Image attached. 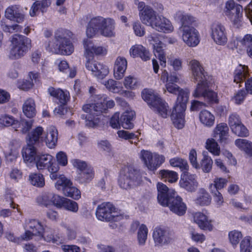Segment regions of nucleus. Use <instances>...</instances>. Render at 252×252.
Listing matches in <instances>:
<instances>
[{"label":"nucleus","mask_w":252,"mask_h":252,"mask_svg":"<svg viewBox=\"0 0 252 252\" xmlns=\"http://www.w3.org/2000/svg\"><path fill=\"white\" fill-rule=\"evenodd\" d=\"M115 105L114 101L107 97H95L93 102L85 104L82 106V110L87 114L81 115V118L85 120V125L88 127H96L100 122L97 116L107 109L114 107Z\"/></svg>","instance_id":"f257e3e1"},{"label":"nucleus","mask_w":252,"mask_h":252,"mask_svg":"<svg viewBox=\"0 0 252 252\" xmlns=\"http://www.w3.org/2000/svg\"><path fill=\"white\" fill-rule=\"evenodd\" d=\"M157 187L158 200L162 206L168 207L171 211L180 216L186 213L187 206L174 190L169 189L162 183H158Z\"/></svg>","instance_id":"f03ea898"},{"label":"nucleus","mask_w":252,"mask_h":252,"mask_svg":"<svg viewBox=\"0 0 252 252\" xmlns=\"http://www.w3.org/2000/svg\"><path fill=\"white\" fill-rule=\"evenodd\" d=\"M72 35V32L68 30L63 29L57 30L54 39L49 41L46 47V50L55 54L70 55L74 51V47L69 40Z\"/></svg>","instance_id":"7ed1b4c3"},{"label":"nucleus","mask_w":252,"mask_h":252,"mask_svg":"<svg viewBox=\"0 0 252 252\" xmlns=\"http://www.w3.org/2000/svg\"><path fill=\"white\" fill-rule=\"evenodd\" d=\"M189 66L193 81L198 82L192 95L197 98L203 97L209 89L208 83L209 76L198 61L195 59L191 60L189 62Z\"/></svg>","instance_id":"20e7f679"},{"label":"nucleus","mask_w":252,"mask_h":252,"mask_svg":"<svg viewBox=\"0 0 252 252\" xmlns=\"http://www.w3.org/2000/svg\"><path fill=\"white\" fill-rule=\"evenodd\" d=\"M118 183L121 188L129 190L142 185L143 177L139 169L134 166L129 165L121 170Z\"/></svg>","instance_id":"39448f33"},{"label":"nucleus","mask_w":252,"mask_h":252,"mask_svg":"<svg viewBox=\"0 0 252 252\" xmlns=\"http://www.w3.org/2000/svg\"><path fill=\"white\" fill-rule=\"evenodd\" d=\"M143 99L147 102L150 108L162 118L169 115L167 103L152 90L145 89L142 93Z\"/></svg>","instance_id":"423d86ee"},{"label":"nucleus","mask_w":252,"mask_h":252,"mask_svg":"<svg viewBox=\"0 0 252 252\" xmlns=\"http://www.w3.org/2000/svg\"><path fill=\"white\" fill-rule=\"evenodd\" d=\"M143 99L147 102L150 108L162 118L169 115L167 103L152 90L145 89L142 93Z\"/></svg>","instance_id":"0eeeda50"},{"label":"nucleus","mask_w":252,"mask_h":252,"mask_svg":"<svg viewBox=\"0 0 252 252\" xmlns=\"http://www.w3.org/2000/svg\"><path fill=\"white\" fill-rule=\"evenodd\" d=\"M11 49L9 57L12 60L23 57L31 46V40L23 35L15 34L11 38Z\"/></svg>","instance_id":"6e6552de"},{"label":"nucleus","mask_w":252,"mask_h":252,"mask_svg":"<svg viewBox=\"0 0 252 252\" xmlns=\"http://www.w3.org/2000/svg\"><path fill=\"white\" fill-rule=\"evenodd\" d=\"M188 102V94L183 92L178 98V103L174 107L171 116L173 124L178 129L182 128L185 125V112Z\"/></svg>","instance_id":"1a4fd4ad"},{"label":"nucleus","mask_w":252,"mask_h":252,"mask_svg":"<svg viewBox=\"0 0 252 252\" xmlns=\"http://www.w3.org/2000/svg\"><path fill=\"white\" fill-rule=\"evenodd\" d=\"M97 218L101 221L118 222L123 217L116 212V208L110 202H104L98 205L96 211Z\"/></svg>","instance_id":"9d476101"},{"label":"nucleus","mask_w":252,"mask_h":252,"mask_svg":"<svg viewBox=\"0 0 252 252\" xmlns=\"http://www.w3.org/2000/svg\"><path fill=\"white\" fill-rule=\"evenodd\" d=\"M140 158L147 168L151 171L156 170L165 161L163 155L144 150L140 152Z\"/></svg>","instance_id":"9b49d317"},{"label":"nucleus","mask_w":252,"mask_h":252,"mask_svg":"<svg viewBox=\"0 0 252 252\" xmlns=\"http://www.w3.org/2000/svg\"><path fill=\"white\" fill-rule=\"evenodd\" d=\"M86 59L87 60L85 63L86 68L92 75L98 79H103L108 74L109 70L107 66L98 63L93 58Z\"/></svg>","instance_id":"f8f14e48"},{"label":"nucleus","mask_w":252,"mask_h":252,"mask_svg":"<svg viewBox=\"0 0 252 252\" xmlns=\"http://www.w3.org/2000/svg\"><path fill=\"white\" fill-rule=\"evenodd\" d=\"M245 82L246 89L248 93L252 94V77H249L248 67L246 65H239L234 72V82L237 84H241Z\"/></svg>","instance_id":"ddd939ff"},{"label":"nucleus","mask_w":252,"mask_h":252,"mask_svg":"<svg viewBox=\"0 0 252 252\" xmlns=\"http://www.w3.org/2000/svg\"><path fill=\"white\" fill-rule=\"evenodd\" d=\"M242 11V6L236 4L233 0H229L225 4V15L234 24H237L241 21Z\"/></svg>","instance_id":"4468645a"},{"label":"nucleus","mask_w":252,"mask_h":252,"mask_svg":"<svg viewBox=\"0 0 252 252\" xmlns=\"http://www.w3.org/2000/svg\"><path fill=\"white\" fill-rule=\"evenodd\" d=\"M153 237L156 246H163L172 241L173 233L166 229L158 227L154 230Z\"/></svg>","instance_id":"2eb2a0df"},{"label":"nucleus","mask_w":252,"mask_h":252,"mask_svg":"<svg viewBox=\"0 0 252 252\" xmlns=\"http://www.w3.org/2000/svg\"><path fill=\"white\" fill-rule=\"evenodd\" d=\"M175 21L181 23L179 30L194 28L197 25V19L190 14L182 11H178L174 15Z\"/></svg>","instance_id":"dca6fc26"},{"label":"nucleus","mask_w":252,"mask_h":252,"mask_svg":"<svg viewBox=\"0 0 252 252\" xmlns=\"http://www.w3.org/2000/svg\"><path fill=\"white\" fill-rule=\"evenodd\" d=\"M149 41H153L154 53L157 58L160 61V65L165 67L166 65V54L164 48L165 44L160 41L158 36L155 35H150L148 36Z\"/></svg>","instance_id":"f3484780"},{"label":"nucleus","mask_w":252,"mask_h":252,"mask_svg":"<svg viewBox=\"0 0 252 252\" xmlns=\"http://www.w3.org/2000/svg\"><path fill=\"white\" fill-rule=\"evenodd\" d=\"M229 48L238 51H243L251 48L252 47V34H247L243 37H233L228 43Z\"/></svg>","instance_id":"a211bd4d"},{"label":"nucleus","mask_w":252,"mask_h":252,"mask_svg":"<svg viewBox=\"0 0 252 252\" xmlns=\"http://www.w3.org/2000/svg\"><path fill=\"white\" fill-rule=\"evenodd\" d=\"M211 36L218 45H224L227 41L226 32L224 27L219 23H214L211 27Z\"/></svg>","instance_id":"6ab92c4d"},{"label":"nucleus","mask_w":252,"mask_h":252,"mask_svg":"<svg viewBox=\"0 0 252 252\" xmlns=\"http://www.w3.org/2000/svg\"><path fill=\"white\" fill-rule=\"evenodd\" d=\"M83 45L85 49L84 56L86 58H93L94 56H104L107 53L106 48L101 46H95L90 39H84Z\"/></svg>","instance_id":"aec40b11"},{"label":"nucleus","mask_w":252,"mask_h":252,"mask_svg":"<svg viewBox=\"0 0 252 252\" xmlns=\"http://www.w3.org/2000/svg\"><path fill=\"white\" fill-rule=\"evenodd\" d=\"M182 33V39L183 42L189 47H194L200 42V34L198 31L194 28L180 31Z\"/></svg>","instance_id":"412c9836"},{"label":"nucleus","mask_w":252,"mask_h":252,"mask_svg":"<svg viewBox=\"0 0 252 252\" xmlns=\"http://www.w3.org/2000/svg\"><path fill=\"white\" fill-rule=\"evenodd\" d=\"M193 220L198 227L204 231H211L214 228L213 220L209 217L201 212L192 214Z\"/></svg>","instance_id":"4be33fe9"},{"label":"nucleus","mask_w":252,"mask_h":252,"mask_svg":"<svg viewBox=\"0 0 252 252\" xmlns=\"http://www.w3.org/2000/svg\"><path fill=\"white\" fill-rule=\"evenodd\" d=\"M106 18L97 16L92 18L89 21L86 30V34L88 37L94 36L97 32H99Z\"/></svg>","instance_id":"5701e85b"},{"label":"nucleus","mask_w":252,"mask_h":252,"mask_svg":"<svg viewBox=\"0 0 252 252\" xmlns=\"http://www.w3.org/2000/svg\"><path fill=\"white\" fill-rule=\"evenodd\" d=\"M180 185L182 188L189 191H194L198 187L196 176L189 173H184L182 175L180 181Z\"/></svg>","instance_id":"b1692460"},{"label":"nucleus","mask_w":252,"mask_h":252,"mask_svg":"<svg viewBox=\"0 0 252 252\" xmlns=\"http://www.w3.org/2000/svg\"><path fill=\"white\" fill-rule=\"evenodd\" d=\"M127 66L126 59L121 56L117 58L114 66V76L115 79L120 80L125 75Z\"/></svg>","instance_id":"393cba45"},{"label":"nucleus","mask_w":252,"mask_h":252,"mask_svg":"<svg viewBox=\"0 0 252 252\" xmlns=\"http://www.w3.org/2000/svg\"><path fill=\"white\" fill-rule=\"evenodd\" d=\"M153 29L159 32L164 33H170L174 29L170 20L162 16H158Z\"/></svg>","instance_id":"a878e982"},{"label":"nucleus","mask_w":252,"mask_h":252,"mask_svg":"<svg viewBox=\"0 0 252 252\" xmlns=\"http://www.w3.org/2000/svg\"><path fill=\"white\" fill-rule=\"evenodd\" d=\"M158 16L152 7H147L140 13L139 17L143 24L153 28Z\"/></svg>","instance_id":"bb28decb"},{"label":"nucleus","mask_w":252,"mask_h":252,"mask_svg":"<svg viewBox=\"0 0 252 252\" xmlns=\"http://www.w3.org/2000/svg\"><path fill=\"white\" fill-rule=\"evenodd\" d=\"M214 137L221 143H225L229 136V128L226 124H218L214 130Z\"/></svg>","instance_id":"cd10ccee"},{"label":"nucleus","mask_w":252,"mask_h":252,"mask_svg":"<svg viewBox=\"0 0 252 252\" xmlns=\"http://www.w3.org/2000/svg\"><path fill=\"white\" fill-rule=\"evenodd\" d=\"M25 230H30L36 236H40L42 234L44 230L43 226L37 220L33 219H27L24 224Z\"/></svg>","instance_id":"c85d7f7f"},{"label":"nucleus","mask_w":252,"mask_h":252,"mask_svg":"<svg viewBox=\"0 0 252 252\" xmlns=\"http://www.w3.org/2000/svg\"><path fill=\"white\" fill-rule=\"evenodd\" d=\"M129 54L133 58L140 57L144 61L150 59L149 51L141 45L136 44L132 46L129 50Z\"/></svg>","instance_id":"c756f323"},{"label":"nucleus","mask_w":252,"mask_h":252,"mask_svg":"<svg viewBox=\"0 0 252 252\" xmlns=\"http://www.w3.org/2000/svg\"><path fill=\"white\" fill-rule=\"evenodd\" d=\"M35 161L36 165L38 170H42L45 168H47L49 170V167L57 164L53 162V157L48 154L37 156Z\"/></svg>","instance_id":"7c9ffc66"},{"label":"nucleus","mask_w":252,"mask_h":252,"mask_svg":"<svg viewBox=\"0 0 252 252\" xmlns=\"http://www.w3.org/2000/svg\"><path fill=\"white\" fill-rule=\"evenodd\" d=\"M58 135V133L57 129L53 126H50L48 128L43 141L45 142L46 145L49 148H53L57 144Z\"/></svg>","instance_id":"2f4dec72"},{"label":"nucleus","mask_w":252,"mask_h":252,"mask_svg":"<svg viewBox=\"0 0 252 252\" xmlns=\"http://www.w3.org/2000/svg\"><path fill=\"white\" fill-rule=\"evenodd\" d=\"M5 16L8 19L17 23H21L24 19V16L19 12L16 6H11L7 8L5 11Z\"/></svg>","instance_id":"473e14b6"},{"label":"nucleus","mask_w":252,"mask_h":252,"mask_svg":"<svg viewBox=\"0 0 252 252\" xmlns=\"http://www.w3.org/2000/svg\"><path fill=\"white\" fill-rule=\"evenodd\" d=\"M212 200V197L209 193L204 189H200L196 193V197L195 202L200 206L209 205Z\"/></svg>","instance_id":"72a5a7b5"},{"label":"nucleus","mask_w":252,"mask_h":252,"mask_svg":"<svg viewBox=\"0 0 252 252\" xmlns=\"http://www.w3.org/2000/svg\"><path fill=\"white\" fill-rule=\"evenodd\" d=\"M115 21L111 18H106L100 29L99 33L103 36L112 37L114 35Z\"/></svg>","instance_id":"f704fd0d"},{"label":"nucleus","mask_w":252,"mask_h":252,"mask_svg":"<svg viewBox=\"0 0 252 252\" xmlns=\"http://www.w3.org/2000/svg\"><path fill=\"white\" fill-rule=\"evenodd\" d=\"M22 156L24 161L31 163L36 159V151L35 148L32 145H28L22 150Z\"/></svg>","instance_id":"c9c22d12"},{"label":"nucleus","mask_w":252,"mask_h":252,"mask_svg":"<svg viewBox=\"0 0 252 252\" xmlns=\"http://www.w3.org/2000/svg\"><path fill=\"white\" fill-rule=\"evenodd\" d=\"M48 92L51 95L56 97L62 104H65L69 99V95L67 92L51 87L48 89Z\"/></svg>","instance_id":"e433bc0d"},{"label":"nucleus","mask_w":252,"mask_h":252,"mask_svg":"<svg viewBox=\"0 0 252 252\" xmlns=\"http://www.w3.org/2000/svg\"><path fill=\"white\" fill-rule=\"evenodd\" d=\"M23 112L28 118H32L35 116V104L33 99L29 98L26 100L23 105Z\"/></svg>","instance_id":"4c0bfd02"},{"label":"nucleus","mask_w":252,"mask_h":252,"mask_svg":"<svg viewBox=\"0 0 252 252\" xmlns=\"http://www.w3.org/2000/svg\"><path fill=\"white\" fill-rule=\"evenodd\" d=\"M199 120L201 124L207 127H212L215 123V116L206 110L201 111L199 113Z\"/></svg>","instance_id":"58836bf2"},{"label":"nucleus","mask_w":252,"mask_h":252,"mask_svg":"<svg viewBox=\"0 0 252 252\" xmlns=\"http://www.w3.org/2000/svg\"><path fill=\"white\" fill-rule=\"evenodd\" d=\"M235 145L247 155L252 156V142L245 139H237L235 141Z\"/></svg>","instance_id":"ea45409f"},{"label":"nucleus","mask_w":252,"mask_h":252,"mask_svg":"<svg viewBox=\"0 0 252 252\" xmlns=\"http://www.w3.org/2000/svg\"><path fill=\"white\" fill-rule=\"evenodd\" d=\"M134 116L132 111H126L121 116V124L122 126L125 129H130L133 127L132 123Z\"/></svg>","instance_id":"a19ab883"},{"label":"nucleus","mask_w":252,"mask_h":252,"mask_svg":"<svg viewBox=\"0 0 252 252\" xmlns=\"http://www.w3.org/2000/svg\"><path fill=\"white\" fill-rule=\"evenodd\" d=\"M165 89L164 90V93L166 92V91H167L168 92L173 94H178V96L177 97V103H178V98L179 97V95L181 94L182 93L186 92L188 94V101L189 100V92L188 90H183L182 89H181L177 85L176 83H166L165 85Z\"/></svg>","instance_id":"79ce46f5"},{"label":"nucleus","mask_w":252,"mask_h":252,"mask_svg":"<svg viewBox=\"0 0 252 252\" xmlns=\"http://www.w3.org/2000/svg\"><path fill=\"white\" fill-rule=\"evenodd\" d=\"M140 84L139 80L132 75L126 76L123 81V85L127 89L135 90L139 87Z\"/></svg>","instance_id":"37998d69"},{"label":"nucleus","mask_w":252,"mask_h":252,"mask_svg":"<svg viewBox=\"0 0 252 252\" xmlns=\"http://www.w3.org/2000/svg\"><path fill=\"white\" fill-rule=\"evenodd\" d=\"M29 181L32 185L38 188H42L45 185L44 178L41 174H31L29 176Z\"/></svg>","instance_id":"c03bdc74"},{"label":"nucleus","mask_w":252,"mask_h":252,"mask_svg":"<svg viewBox=\"0 0 252 252\" xmlns=\"http://www.w3.org/2000/svg\"><path fill=\"white\" fill-rule=\"evenodd\" d=\"M207 154L206 152L203 153V157L201 159L200 165L202 170L206 173H208L211 170L213 164V160Z\"/></svg>","instance_id":"a18cd8bd"},{"label":"nucleus","mask_w":252,"mask_h":252,"mask_svg":"<svg viewBox=\"0 0 252 252\" xmlns=\"http://www.w3.org/2000/svg\"><path fill=\"white\" fill-rule=\"evenodd\" d=\"M160 79L166 83H176L179 81V78L176 73H169L166 69L162 70Z\"/></svg>","instance_id":"49530a36"},{"label":"nucleus","mask_w":252,"mask_h":252,"mask_svg":"<svg viewBox=\"0 0 252 252\" xmlns=\"http://www.w3.org/2000/svg\"><path fill=\"white\" fill-rule=\"evenodd\" d=\"M63 194L65 196L72 198L75 200H78L81 197V192L76 187L71 185L67 187V188H65L64 189Z\"/></svg>","instance_id":"de8ad7c7"},{"label":"nucleus","mask_w":252,"mask_h":252,"mask_svg":"<svg viewBox=\"0 0 252 252\" xmlns=\"http://www.w3.org/2000/svg\"><path fill=\"white\" fill-rule=\"evenodd\" d=\"M39 236L44 238L46 241L53 243H57L59 239L58 237L54 235V231L50 228L44 229L42 234Z\"/></svg>","instance_id":"09e8293b"},{"label":"nucleus","mask_w":252,"mask_h":252,"mask_svg":"<svg viewBox=\"0 0 252 252\" xmlns=\"http://www.w3.org/2000/svg\"><path fill=\"white\" fill-rule=\"evenodd\" d=\"M159 174L162 179L171 183L176 182L178 179V174L173 171L162 170L160 171Z\"/></svg>","instance_id":"8fccbe9b"},{"label":"nucleus","mask_w":252,"mask_h":252,"mask_svg":"<svg viewBox=\"0 0 252 252\" xmlns=\"http://www.w3.org/2000/svg\"><path fill=\"white\" fill-rule=\"evenodd\" d=\"M168 64L172 67L173 71L178 72L183 69V61L180 58L171 57L167 58Z\"/></svg>","instance_id":"3c124183"},{"label":"nucleus","mask_w":252,"mask_h":252,"mask_svg":"<svg viewBox=\"0 0 252 252\" xmlns=\"http://www.w3.org/2000/svg\"><path fill=\"white\" fill-rule=\"evenodd\" d=\"M52 193L45 192L39 195L36 198V202L40 205L48 207L52 205Z\"/></svg>","instance_id":"603ef678"},{"label":"nucleus","mask_w":252,"mask_h":252,"mask_svg":"<svg viewBox=\"0 0 252 252\" xmlns=\"http://www.w3.org/2000/svg\"><path fill=\"white\" fill-rule=\"evenodd\" d=\"M148 229L145 224H141L137 232V240L140 245H145L147 239Z\"/></svg>","instance_id":"864d4df0"},{"label":"nucleus","mask_w":252,"mask_h":252,"mask_svg":"<svg viewBox=\"0 0 252 252\" xmlns=\"http://www.w3.org/2000/svg\"><path fill=\"white\" fill-rule=\"evenodd\" d=\"M32 120L23 119L20 122H16V126H14L13 128L15 129V130H17V128H21V132L23 133H26L32 128Z\"/></svg>","instance_id":"5fc2aeb1"},{"label":"nucleus","mask_w":252,"mask_h":252,"mask_svg":"<svg viewBox=\"0 0 252 252\" xmlns=\"http://www.w3.org/2000/svg\"><path fill=\"white\" fill-rule=\"evenodd\" d=\"M70 185H71L70 181L64 175H60L59 179L55 183V186L58 190H62L63 192L65 188H67V187Z\"/></svg>","instance_id":"6e6d98bb"},{"label":"nucleus","mask_w":252,"mask_h":252,"mask_svg":"<svg viewBox=\"0 0 252 252\" xmlns=\"http://www.w3.org/2000/svg\"><path fill=\"white\" fill-rule=\"evenodd\" d=\"M206 148L215 156L220 154V148L218 143L214 139H209L206 142Z\"/></svg>","instance_id":"4d7b16f0"},{"label":"nucleus","mask_w":252,"mask_h":252,"mask_svg":"<svg viewBox=\"0 0 252 252\" xmlns=\"http://www.w3.org/2000/svg\"><path fill=\"white\" fill-rule=\"evenodd\" d=\"M43 132V129L41 126H37L35 129H33L29 135L30 141L32 143L33 142H36L40 139L43 141L44 137L41 136Z\"/></svg>","instance_id":"13d9d810"},{"label":"nucleus","mask_w":252,"mask_h":252,"mask_svg":"<svg viewBox=\"0 0 252 252\" xmlns=\"http://www.w3.org/2000/svg\"><path fill=\"white\" fill-rule=\"evenodd\" d=\"M231 131L235 135L239 137H247L249 135V131L241 123L231 128Z\"/></svg>","instance_id":"bf43d9fd"},{"label":"nucleus","mask_w":252,"mask_h":252,"mask_svg":"<svg viewBox=\"0 0 252 252\" xmlns=\"http://www.w3.org/2000/svg\"><path fill=\"white\" fill-rule=\"evenodd\" d=\"M94 171L91 166L87 168L80 173V178L82 182H88L92 180L94 177Z\"/></svg>","instance_id":"052dcab7"},{"label":"nucleus","mask_w":252,"mask_h":252,"mask_svg":"<svg viewBox=\"0 0 252 252\" xmlns=\"http://www.w3.org/2000/svg\"><path fill=\"white\" fill-rule=\"evenodd\" d=\"M62 208L73 213L77 212L79 209L78 205L76 202L66 198L62 205Z\"/></svg>","instance_id":"680f3d73"},{"label":"nucleus","mask_w":252,"mask_h":252,"mask_svg":"<svg viewBox=\"0 0 252 252\" xmlns=\"http://www.w3.org/2000/svg\"><path fill=\"white\" fill-rule=\"evenodd\" d=\"M243 237L241 232L234 230L228 233L229 240L233 245H237Z\"/></svg>","instance_id":"e2e57ef3"},{"label":"nucleus","mask_w":252,"mask_h":252,"mask_svg":"<svg viewBox=\"0 0 252 252\" xmlns=\"http://www.w3.org/2000/svg\"><path fill=\"white\" fill-rule=\"evenodd\" d=\"M241 252H252V239L246 237L240 244Z\"/></svg>","instance_id":"0e129e2a"},{"label":"nucleus","mask_w":252,"mask_h":252,"mask_svg":"<svg viewBox=\"0 0 252 252\" xmlns=\"http://www.w3.org/2000/svg\"><path fill=\"white\" fill-rule=\"evenodd\" d=\"M169 162L172 166L179 167L182 170L187 169L188 167L187 161L179 158H171Z\"/></svg>","instance_id":"69168bd1"},{"label":"nucleus","mask_w":252,"mask_h":252,"mask_svg":"<svg viewBox=\"0 0 252 252\" xmlns=\"http://www.w3.org/2000/svg\"><path fill=\"white\" fill-rule=\"evenodd\" d=\"M227 182V180L224 178H215L214 181V184H211L209 186V189L212 190V188L214 187L216 189V190L221 189L226 185Z\"/></svg>","instance_id":"338daca9"},{"label":"nucleus","mask_w":252,"mask_h":252,"mask_svg":"<svg viewBox=\"0 0 252 252\" xmlns=\"http://www.w3.org/2000/svg\"><path fill=\"white\" fill-rule=\"evenodd\" d=\"M16 122L12 116L5 115L1 116L0 118V123L5 126H13V127L15 126H16Z\"/></svg>","instance_id":"774afa93"}]
</instances>
